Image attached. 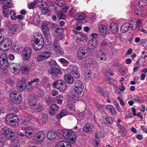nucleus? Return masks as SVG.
<instances>
[{"instance_id":"25","label":"nucleus","mask_w":147,"mask_h":147,"mask_svg":"<svg viewBox=\"0 0 147 147\" xmlns=\"http://www.w3.org/2000/svg\"><path fill=\"white\" fill-rule=\"evenodd\" d=\"M93 124L92 123H86L83 127V131L87 133L91 131L93 127Z\"/></svg>"},{"instance_id":"17","label":"nucleus","mask_w":147,"mask_h":147,"mask_svg":"<svg viewBox=\"0 0 147 147\" xmlns=\"http://www.w3.org/2000/svg\"><path fill=\"white\" fill-rule=\"evenodd\" d=\"M2 1V3L3 5L2 8L8 9L14 7L11 0H0Z\"/></svg>"},{"instance_id":"39","label":"nucleus","mask_w":147,"mask_h":147,"mask_svg":"<svg viewBox=\"0 0 147 147\" xmlns=\"http://www.w3.org/2000/svg\"><path fill=\"white\" fill-rule=\"evenodd\" d=\"M133 99L139 103H143L144 102V99L142 97H138L137 96H133Z\"/></svg>"},{"instance_id":"30","label":"nucleus","mask_w":147,"mask_h":147,"mask_svg":"<svg viewBox=\"0 0 147 147\" xmlns=\"http://www.w3.org/2000/svg\"><path fill=\"white\" fill-rule=\"evenodd\" d=\"M67 96L69 98L75 100L78 99L79 98L78 95L76 93L71 91L67 93Z\"/></svg>"},{"instance_id":"35","label":"nucleus","mask_w":147,"mask_h":147,"mask_svg":"<svg viewBox=\"0 0 147 147\" xmlns=\"http://www.w3.org/2000/svg\"><path fill=\"white\" fill-rule=\"evenodd\" d=\"M67 112L65 110H62L60 113L56 116V118L57 119H60L64 116L67 115Z\"/></svg>"},{"instance_id":"3","label":"nucleus","mask_w":147,"mask_h":147,"mask_svg":"<svg viewBox=\"0 0 147 147\" xmlns=\"http://www.w3.org/2000/svg\"><path fill=\"white\" fill-rule=\"evenodd\" d=\"M53 88L59 90L60 92H63L66 90L67 85L64 81L59 80L53 83Z\"/></svg>"},{"instance_id":"13","label":"nucleus","mask_w":147,"mask_h":147,"mask_svg":"<svg viewBox=\"0 0 147 147\" xmlns=\"http://www.w3.org/2000/svg\"><path fill=\"white\" fill-rule=\"evenodd\" d=\"M7 26L8 27L9 31L12 34H15L18 31V25L17 24H12L9 22L7 23Z\"/></svg>"},{"instance_id":"9","label":"nucleus","mask_w":147,"mask_h":147,"mask_svg":"<svg viewBox=\"0 0 147 147\" xmlns=\"http://www.w3.org/2000/svg\"><path fill=\"white\" fill-rule=\"evenodd\" d=\"M68 72L72 74L73 76L76 78H79L80 75L78 72V67L76 65H71L67 69Z\"/></svg>"},{"instance_id":"51","label":"nucleus","mask_w":147,"mask_h":147,"mask_svg":"<svg viewBox=\"0 0 147 147\" xmlns=\"http://www.w3.org/2000/svg\"><path fill=\"white\" fill-rule=\"evenodd\" d=\"M10 14L11 16V18L13 20L16 19V14L13 10H11L10 11Z\"/></svg>"},{"instance_id":"16","label":"nucleus","mask_w":147,"mask_h":147,"mask_svg":"<svg viewBox=\"0 0 147 147\" xmlns=\"http://www.w3.org/2000/svg\"><path fill=\"white\" fill-rule=\"evenodd\" d=\"M96 56L97 59L100 61V62H102L104 61L106 58L105 54L103 53L100 49L99 50L96 54Z\"/></svg>"},{"instance_id":"23","label":"nucleus","mask_w":147,"mask_h":147,"mask_svg":"<svg viewBox=\"0 0 147 147\" xmlns=\"http://www.w3.org/2000/svg\"><path fill=\"white\" fill-rule=\"evenodd\" d=\"M49 73L51 75L61 74L62 72L60 69L56 68H51L48 71Z\"/></svg>"},{"instance_id":"34","label":"nucleus","mask_w":147,"mask_h":147,"mask_svg":"<svg viewBox=\"0 0 147 147\" xmlns=\"http://www.w3.org/2000/svg\"><path fill=\"white\" fill-rule=\"evenodd\" d=\"M54 49L55 52L57 54L62 55L64 53L63 50L61 47H55Z\"/></svg>"},{"instance_id":"18","label":"nucleus","mask_w":147,"mask_h":147,"mask_svg":"<svg viewBox=\"0 0 147 147\" xmlns=\"http://www.w3.org/2000/svg\"><path fill=\"white\" fill-rule=\"evenodd\" d=\"M57 135V133L53 130H50L47 133V138L51 140H54L56 138Z\"/></svg>"},{"instance_id":"21","label":"nucleus","mask_w":147,"mask_h":147,"mask_svg":"<svg viewBox=\"0 0 147 147\" xmlns=\"http://www.w3.org/2000/svg\"><path fill=\"white\" fill-rule=\"evenodd\" d=\"M76 34H78V37L77 40L79 41H81L83 42L86 41L87 38L86 35L84 34L81 32H75Z\"/></svg>"},{"instance_id":"11","label":"nucleus","mask_w":147,"mask_h":147,"mask_svg":"<svg viewBox=\"0 0 147 147\" xmlns=\"http://www.w3.org/2000/svg\"><path fill=\"white\" fill-rule=\"evenodd\" d=\"M30 107L32 112H41L43 110V106L40 103L35 104L34 103L30 105Z\"/></svg>"},{"instance_id":"20","label":"nucleus","mask_w":147,"mask_h":147,"mask_svg":"<svg viewBox=\"0 0 147 147\" xmlns=\"http://www.w3.org/2000/svg\"><path fill=\"white\" fill-rule=\"evenodd\" d=\"M72 144L67 141L62 140L57 143L55 147H71Z\"/></svg>"},{"instance_id":"57","label":"nucleus","mask_w":147,"mask_h":147,"mask_svg":"<svg viewBox=\"0 0 147 147\" xmlns=\"http://www.w3.org/2000/svg\"><path fill=\"white\" fill-rule=\"evenodd\" d=\"M23 118L29 123L32 119L30 115L28 114H27L25 115Z\"/></svg>"},{"instance_id":"5","label":"nucleus","mask_w":147,"mask_h":147,"mask_svg":"<svg viewBox=\"0 0 147 147\" xmlns=\"http://www.w3.org/2000/svg\"><path fill=\"white\" fill-rule=\"evenodd\" d=\"M91 51V49L89 47L85 48V47L80 48L78 51L77 56L79 60H82L85 58L87 54V53ZM90 52H91L90 51Z\"/></svg>"},{"instance_id":"10","label":"nucleus","mask_w":147,"mask_h":147,"mask_svg":"<svg viewBox=\"0 0 147 147\" xmlns=\"http://www.w3.org/2000/svg\"><path fill=\"white\" fill-rule=\"evenodd\" d=\"M31 43L32 46H35L38 45V46H43L44 43V41L43 37H40L39 38H33L31 41Z\"/></svg>"},{"instance_id":"19","label":"nucleus","mask_w":147,"mask_h":147,"mask_svg":"<svg viewBox=\"0 0 147 147\" xmlns=\"http://www.w3.org/2000/svg\"><path fill=\"white\" fill-rule=\"evenodd\" d=\"M42 29L45 38L47 40L50 38V34L49 33V29L48 27L46 25L42 26Z\"/></svg>"},{"instance_id":"48","label":"nucleus","mask_w":147,"mask_h":147,"mask_svg":"<svg viewBox=\"0 0 147 147\" xmlns=\"http://www.w3.org/2000/svg\"><path fill=\"white\" fill-rule=\"evenodd\" d=\"M38 7L40 8L43 10H46L47 9L46 3L44 2H40L38 5Z\"/></svg>"},{"instance_id":"31","label":"nucleus","mask_w":147,"mask_h":147,"mask_svg":"<svg viewBox=\"0 0 147 147\" xmlns=\"http://www.w3.org/2000/svg\"><path fill=\"white\" fill-rule=\"evenodd\" d=\"M2 44L3 46H11L12 44V41L9 38H6L3 41Z\"/></svg>"},{"instance_id":"64","label":"nucleus","mask_w":147,"mask_h":147,"mask_svg":"<svg viewBox=\"0 0 147 147\" xmlns=\"http://www.w3.org/2000/svg\"><path fill=\"white\" fill-rule=\"evenodd\" d=\"M16 141H12V147H20L19 144L18 142H15Z\"/></svg>"},{"instance_id":"37","label":"nucleus","mask_w":147,"mask_h":147,"mask_svg":"<svg viewBox=\"0 0 147 147\" xmlns=\"http://www.w3.org/2000/svg\"><path fill=\"white\" fill-rule=\"evenodd\" d=\"M77 19L79 20H83L86 17V15L84 13H77L76 14Z\"/></svg>"},{"instance_id":"63","label":"nucleus","mask_w":147,"mask_h":147,"mask_svg":"<svg viewBox=\"0 0 147 147\" xmlns=\"http://www.w3.org/2000/svg\"><path fill=\"white\" fill-rule=\"evenodd\" d=\"M13 49L16 52H18L22 49L21 47H12Z\"/></svg>"},{"instance_id":"61","label":"nucleus","mask_w":147,"mask_h":147,"mask_svg":"<svg viewBox=\"0 0 147 147\" xmlns=\"http://www.w3.org/2000/svg\"><path fill=\"white\" fill-rule=\"evenodd\" d=\"M39 81V79L38 78H36L34 79L33 80L29 82L28 83V85H30L33 83H37Z\"/></svg>"},{"instance_id":"60","label":"nucleus","mask_w":147,"mask_h":147,"mask_svg":"<svg viewBox=\"0 0 147 147\" xmlns=\"http://www.w3.org/2000/svg\"><path fill=\"white\" fill-rule=\"evenodd\" d=\"M8 65H6V64L0 65V69H1L3 71H5L7 70V68Z\"/></svg>"},{"instance_id":"56","label":"nucleus","mask_w":147,"mask_h":147,"mask_svg":"<svg viewBox=\"0 0 147 147\" xmlns=\"http://www.w3.org/2000/svg\"><path fill=\"white\" fill-rule=\"evenodd\" d=\"M36 4V1H34L33 2H31L28 5V7L29 9L33 8Z\"/></svg>"},{"instance_id":"24","label":"nucleus","mask_w":147,"mask_h":147,"mask_svg":"<svg viewBox=\"0 0 147 147\" xmlns=\"http://www.w3.org/2000/svg\"><path fill=\"white\" fill-rule=\"evenodd\" d=\"M130 27V24L128 23H125L123 24L121 26L120 31L121 33H125L127 32Z\"/></svg>"},{"instance_id":"14","label":"nucleus","mask_w":147,"mask_h":147,"mask_svg":"<svg viewBox=\"0 0 147 147\" xmlns=\"http://www.w3.org/2000/svg\"><path fill=\"white\" fill-rule=\"evenodd\" d=\"M22 66L21 64L15 63L12 64L11 67H10V71L12 73H18L22 69Z\"/></svg>"},{"instance_id":"8","label":"nucleus","mask_w":147,"mask_h":147,"mask_svg":"<svg viewBox=\"0 0 147 147\" xmlns=\"http://www.w3.org/2000/svg\"><path fill=\"white\" fill-rule=\"evenodd\" d=\"M74 90L78 94H81L82 92L84 86L82 82L79 80L76 81L74 84Z\"/></svg>"},{"instance_id":"59","label":"nucleus","mask_w":147,"mask_h":147,"mask_svg":"<svg viewBox=\"0 0 147 147\" xmlns=\"http://www.w3.org/2000/svg\"><path fill=\"white\" fill-rule=\"evenodd\" d=\"M100 95L107 98H109V92L107 91L102 92V94Z\"/></svg>"},{"instance_id":"54","label":"nucleus","mask_w":147,"mask_h":147,"mask_svg":"<svg viewBox=\"0 0 147 147\" xmlns=\"http://www.w3.org/2000/svg\"><path fill=\"white\" fill-rule=\"evenodd\" d=\"M24 131V133L25 134V136L28 138L31 137L32 135L35 133V132L31 131L28 132V131Z\"/></svg>"},{"instance_id":"26","label":"nucleus","mask_w":147,"mask_h":147,"mask_svg":"<svg viewBox=\"0 0 147 147\" xmlns=\"http://www.w3.org/2000/svg\"><path fill=\"white\" fill-rule=\"evenodd\" d=\"M64 80L68 84H71L74 82V79L72 76L69 74H65L64 76Z\"/></svg>"},{"instance_id":"7","label":"nucleus","mask_w":147,"mask_h":147,"mask_svg":"<svg viewBox=\"0 0 147 147\" xmlns=\"http://www.w3.org/2000/svg\"><path fill=\"white\" fill-rule=\"evenodd\" d=\"M44 133L42 131H40L36 134L33 138V142L37 144L42 142L44 140Z\"/></svg>"},{"instance_id":"53","label":"nucleus","mask_w":147,"mask_h":147,"mask_svg":"<svg viewBox=\"0 0 147 147\" xmlns=\"http://www.w3.org/2000/svg\"><path fill=\"white\" fill-rule=\"evenodd\" d=\"M76 11V9L72 7L69 10L68 13L69 15L70 16H71L72 15L74 14L75 13Z\"/></svg>"},{"instance_id":"22","label":"nucleus","mask_w":147,"mask_h":147,"mask_svg":"<svg viewBox=\"0 0 147 147\" xmlns=\"http://www.w3.org/2000/svg\"><path fill=\"white\" fill-rule=\"evenodd\" d=\"M107 28L106 25L102 24L100 26L99 28L100 34L102 36H105L107 34Z\"/></svg>"},{"instance_id":"36","label":"nucleus","mask_w":147,"mask_h":147,"mask_svg":"<svg viewBox=\"0 0 147 147\" xmlns=\"http://www.w3.org/2000/svg\"><path fill=\"white\" fill-rule=\"evenodd\" d=\"M64 30L61 28H59L57 30H54V34L57 35V36H61L63 34Z\"/></svg>"},{"instance_id":"15","label":"nucleus","mask_w":147,"mask_h":147,"mask_svg":"<svg viewBox=\"0 0 147 147\" xmlns=\"http://www.w3.org/2000/svg\"><path fill=\"white\" fill-rule=\"evenodd\" d=\"M92 59L90 58H86L81 62V64L85 68H87L93 65Z\"/></svg>"},{"instance_id":"28","label":"nucleus","mask_w":147,"mask_h":147,"mask_svg":"<svg viewBox=\"0 0 147 147\" xmlns=\"http://www.w3.org/2000/svg\"><path fill=\"white\" fill-rule=\"evenodd\" d=\"M110 28L113 34H116L118 32L119 28L117 23L114 22L111 23Z\"/></svg>"},{"instance_id":"32","label":"nucleus","mask_w":147,"mask_h":147,"mask_svg":"<svg viewBox=\"0 0 147 147\" xmlns=\"http://www.w3.org/2000/svg\"><path fill=\"white\" fill-rule=\"evenodd\" d=\"M63 99L62 96H60L55 98L53 101L55 102H57L60 105H61L63 101L62 99Z\"/></svg>"},{"instance_id":"38","label":"nucleus","mask_w":147,"mask_h":147,"mask_svg":"<svg viewBox=\"0 0 147 147\" xmlns=\"http://www.w3.org/2000/svg\"><path fill=\"white\" fill-rule=\"evenodd\" d=\"M113 45H115L114 43H111L107 40H103L101 43V46H105L106 45H110V46H111Z\"/></svg>"},{"instance_id":"27","label":"nucleus","mask_w":147,"mask_h":147,"mask_svg":"<svg viewBox=\"0 0 147 147\" xmlns=\"http://www.w3.org/2000/svg\"><path fill=\"white\" fill-rule=\"evenodd\" d=\"M2 64L8 65L7 55L4 54H2L0 57V65Z\"/></svg>"},{"instance_id":"6","label":"nucleus","mask_w":147,"mask_h":147,"mask_svg":"<svg viewBox=\"0 0 147 147\" xmlns=\"http://www.w3.org/2000/svg\"><path fill=\"white\" fill-rule=\"evenodd\" d=\"M3 134L5 135L7 139L10 140L12 141H17L16 140V133L9 128H5L3 130Z\"/></svg>"},{"instance_id":"52","label":"nucleus","mask_w":147,"mask_h":147,"mask_svg":"<svg viewBox=\"0 0 147 147\" xmlns=\"http://www.w3.org/2000/svg\"><path fill=\"white\" fill-rule=\"evenodd\" d=\"M16 86L17 88L20 92L24 91L26 88V87L17 84H16Z\"/></svg>"},{"instance_id":"46","label":"nucleus","mask_w":147,"mask_h":147,"mask_svg":"<svg viewBox=\"0 0 147 147\" xmlns=\"http://www.w3.org/2000/svg\"><path fill=\"white\" fill-rule=\"evenodd\" d=\"M90 41L92 42L91 46H97L98 43V39L96 38H92Z\"/></svg>"},{"instance_id":"44","label":"nucleus","mask_w":147,"mask_h":147,"mask_svg":"<svg viewBox=\"0 0 147 147\" xmlns=\"http://www.w3.org/2000/svg\"><path fill=\"white\" fill-rule=\"evenodd\" d=\"M95 137L97 139H99L104 137L105 136L102 131H100L96 133Z\"/></svg>"},{"instance_id":"12","label":"nucleus","mask_w":147,"mask_h":147,"mask_svg":"<svg viewBox=\"0 0 147 147\" xmlns=\"http://www.w3.org/2000/svg\"><path fill=\"white\" fill-rule=\"evenodd\" d=\"M32 53V49L29 47L25 48L22 51V55L24 59L27 60L30 57Z\"/></svg>"},{"instance_id":"43","label":"nucleus","mask_w":147,"mask_h":147,"mask_svg":"<svg viewBox=\"0 0 147 147\" xmlns=\"http://www.w3.org/2000/svg\"><path fill=\"white\" fill-rule=\"evenodd\" d=\"M41 54L42 56V58L44 60L48 58L50 56V53L48 51H44Z\"/></svg>"},{"instance_id":"49","label":"nucleus","mask_w":147,"mask_h":147,"mask_svg":"<svg viewBox=\"0 0 147 147\" xmlns=\"http://www.w3.org/2000/svg\"><path fill=\"white\" fill-rule=\"evenodd\" d=\"M105 121L106 123L110 125H111L113 123V120L110 117H106Z\"/></svg>"},{"instance_id":"1","label":"nucleus","mask_w":147,"mask_h":147,"mask_svg":"<svg viewBox=\"0 0 147 147\" xmlns=\"http://www.w3.org/2000/svg\"><path fill=\"white\" fill-rule=\"evenodd\" d=\"M61 132L64 139H67V141L72 144L74 143L76 139V136L71 130L69 129H62Z\"/></svg>"},{"instance_id":"4","label":"nucleus","mask_w":147,"mask_h":147,"mask_svg":"<svg viewBox=\"0 0 147 147\" xmlns=\"http://www.w3.org/2000/svg\"><path fill=\"white\" fill-rule=\"evenodd\" d=\"M9 96L14 104L18 105L21 102L22 96V95L20 92H13L10 94Z\"/></svg>"},{"instance_id":"2","label":"nucleus","mask_w":147,"mask_h":147,"mask_svg":"<svg viewBox=\"0 0 147 147\" xmlns=\"http://www.w3.org/2000/svg\"><path fill=\"white\" fill-rule=\"evenodd\" d=\"M16 116L13 113H10L7 115L5 119L6 123L8 125L14 127L18 124V120L16 119Z\"/></svg>"},{"instance_id":"45","label":"nucleus","mask_w":147,"mask_h":147,"mask_svg":"<svg viewBox=\"0 0 147 147\" xmlns=\"http://www.w3.org/2000/svg\"><path fill=\"white\" fill-rule=\"evenodd\" d=\"M17 84L18 85H22L26 87V81L24 78H22L20 79V80L17 83Z\"/></svg>"},{"instance_id":"55","label":"nucleus","mask_w":147,"mask_h":147,"mask_svg":"<svg viewBox=\"0 0 147 147\" xmlns=\"http://www.w3.org/2000/svg\"><path fill=\"white\" fill-rule=\"evenodd\" d=\"M58 18L59 19H64L65 18V15L61 11H59L57 14Z\"/></svg>"},{"instance_id":"50","label":"nucleus","mask_w":147,"mask_h":147,"mask_svg":"<svg viewBox=\"0 0 147 147\" xmlns=\"http://www.w3.org/2000/svg\"><path fill=\"white\" fill-rule=\"evenodd\" d=\"M3 14L5 17H7L9 16V9L5 8H2Z\"/></svg>"},{"instance_id":"40","label":"nucleus","mask_w":147,"mask_h":147,"mask_svg":"<svg viewBox=\"0 0 147 147\" xmlns=\"http://www.w3.org/2000/svg\"><path fill=\"white\" fill-rule=\"evenodd\" d=\"M8 109L11 112L13 113L17 112L18 111V109L13 104L9 105Z\"/></svg>"},{"instance_id":"41","label":"nucleus","mask_w":147,"mask_h":147,"mask_svg":"<svg viewBox=\"0 0 147 147\" xmlns=\"http://www.w3.org/2000/svg\"><path fill=\"white\" fill-rule=\"evenodd\" d=\"M33 23L36 25L38 24L40 22V16L38 14H36L33 18Z\"/></svg>"},{"instance_id":"58","label":"nucleus","mask_w":147,"mask_h":147,"mask_svg":"<svg viewBox=\"0 0 147 147\" xmlns=\"http://www.w3.org/2000/svg\"><path fill=\"white\" fill-rule=\"evenodd\" d=\"M48 64L51 67L53 68V66H55L56 65V63L55 61L51 60L48 62Z\"/></svg>"},{"instance_id":"33","label":"nucleus","mask_w":147,"mask_h":147,"mask_svg":"<svg viewBox=\"0 0 147 147\" xmlns=\"http://www.w3.org/2000/svg\"><path fill=\"white\" fill-rule=\"evenodd\" d=\"M106 108L110 111L111 115H114L116 113L115 108L112 105H108L106 107Z\"/></svg>"},{"instance_id":"47","label":"nucleus","mask_w":147,"mask_h":147,"mask_svg":"<svg viewBox=\"0 0 147 147\" xmlns=\"http://www.w3.org/2000/svg\"><path fill=\"white\" fill-rule=\"evenodd\" d=\"M56 4L59 7H62L65 4V2L63 0H57L56 2Z\"/></svg>"},{"instance_id":"62","label":"nucleus","mask_w":147,"mask_h":147,"mask_svg":"<svg viewBox=\"0 0 147 147\" xmlns=\"http://www.w3.org/2000/svg\"><path fill=\"white\" fill-rule=\"evenodd\" d=\"M24 129V131H28V132L31 131L33 132H35L34 130L32 129L31 127H25Z\"/></svg>"},{"instance_id":"29","label":"nucleus","mask_w":147,"mask_h":147,"mask_svg":"<svg viewBox=\"0 0 147 147\" xmlns=\"http://www.w3.org/2000/svg\"><path fill=\"white\" fill-rule=\"evenodd\" d=\"M58 106L56 104H52L50 107L49 113L52 115L55 114V112L58 109Z\"/></svg>"},{"instance_id":"42","label":"nucleus","mask_w":147,"mask_h":147,"mask_svg":"<svg viewBox=\"0 0 147 147\" xmlns=\"http://www.w3.org/2000/svg\"><path fill=\"white\" fill-rule=\"evenodd\" d=\"M147 5V0H140L138 2V6L140 7H144Z\"/></svg>"}]
</instances>
